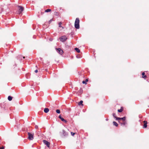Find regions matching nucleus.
<instances>
[{"label":"nucleus","mask_w":149,"mask_h":149,"mask_svg":"<svg viewBox=\"0 0 149 149\" xmlns=\"http://www.w3.org/2000/svg\"><path fill=\"white\" fill-rule=\"evenodd\" d=\"M79 18H77L75 21L74 23V26L75 28L77 29H79Z\"/></svg>","instance_id":"nucleus-1"},{"label":"nucleus","mask_w":149,"mask_h":149,"mask_svg":"<svg viewBox=\"0 0 149 149\" xmlns=\"http://www.w3.org/2000/svg\"><path fill=\"white\" fill-rule=\"evenodd\" d=\"M28 139L30 140H32L33 139L34 134L30 132H28Z\"/></svg>","instance_id":"nucleus-2"},{"label":"nucleus","mask_w":149,"mask_h":149,"mask_svg":"<svg viewBox=\"0 0 149 149\" xmlns=\"http://www.w3.org/2000/svg\"><path fill=\"white\" fill-rule=\"evenodd\" d=\"M17 8L18 9V13L19 14L21 13L24 10V7L22 6H18Z\"/></svg>","instance_id":"nucleus-3"},{"label":"nucleus","mask_w":149,"mask_h":149,"mask_svg":"<svg viewBox=\"0 0 149 149\" xmlns=\"http://www.w3.org/2000/svg\"><path fill=\"white\" fill-rule=\"evenodd\" d=\"M60 134L62 137H65L68 135V133L64 130H63L62 132H60Z\"/></svg>","instance_id":"nucleus-4"},{"label":"nucleus","mask_w":149,"mask_h":149,"mask_svg":"<svg viewBox=\"0 0 149 149\" xmlns=\"http://www.w3.org/2000/svg\"><path fill=\"white\" fill-rule=\"evenodd\" d=\"M59 39L61 41L63 42L67 40V38L65 36H63L60 37Z\"/></svg>","instance_id":"nucleus-5"},{"label":"nucleus","mask_w":149,"mask_h":149,"mask_svg":"<svg viewBox=\"0 0 149 149\" xmlns=\"http://www.w3.org/2000/svg\"><path fill=\"white\" fill-rule=\"evenodd\" d=\"M43 143L46 145L48 148L49 147L50 143L49 142L45 140H44L43 141Z\"/></svg>","instance_id":"nucleus-6"},{"label":"nucleus","mask_w":149,"mask_h":149,"mask_svg":"<svg viewBox=\"0 0 149 149\" xmlns=\"http://www.w3.org/2000/svg\"><path fill=\"white\" fill-rule=\"evenodd\" d=\"M126 119L125 117H124L123 118H116V120H118V121L119 120H120L121 121H125Z\"/></svg>","instance_id":"nucleus-7"},{"label":"nucleus","mask_w":149,"mask_h":149,"mask_svg":"<svg viewBox=\"0 0 149 149\" xmlns=\"http://www.w3.org/2000/svg\"><path fill=\"white\" fill-rule=\"evenodd\" d=\"M56 49L57 50V52L60 54L62 55L63 53V50L60 48Z\"/></svg>","instance_id":"nucleus-8"},{"label":"nucleus","mask_w":149,"mask_h":149,"mask_svg":"<svg viewBox=\"0 0 149 149\" xmlns=\"http://www.w3.org/2000/svg\"><path fill=\"white\" fill-rule=\"evenodd\" d=\"M118 122L120 123L121 124L122 126H125L127 123L125 121H121L120 120H119Z\"/></svg>","instance_id":"nucleus-9"},{"label":"nucleus","mask_w":149,"mask_h":149,"mask_svg":"<svg viewBox=\"0 0 149 149\" xmlns=\"http://www.w3.org/2000/svg\"><path fill=\"white\" fill-rule=\"evenodd\" d=\"M143 122V123H144V125H143V127L144 128H146L147 127V122L146 121H144Z\"/></svg>","instance_id":"nucleus-10"},{"label":"nucleus","mask_w":149,"mask_h":149,"mask_svg":"<svg viewBox=\"0 0 149 149\" xmlns=\"http://www.w3.org/2000/svg\"><path fill=\"white\" fill-rule=\"evenodd\" d=\"M49 109L47 108H45L44 109V111L45 113H47L49 111Z\"/></svg>","instance_id":"nucleus-11"},{"label":"nucleus","mask_w":149,"mask_h":149,"mask_svg":"<svg viewBox=\"0 0 149 149\" xmlns=\"http://www.w3.org/2000/svg\"><path fill=\"white\" fill-rule=\"evenodd\" d=\"M83 101L82 100L80 101L78 103V105H81L82 106H83Z\"/></svg>","instance_id":"nucleus-12"},{"label":"nucleus","mask_w":149,"mask_h":149,"mask_svg":"<svg viewBox=\"0 0 149 149\" xmlns=\"http://www.w3.org/2000/svg\"><path fill=\"white\" fill-rule=\"evenodd\" d=\"M142 77L143 78L145 79L146 78V76L145 75V73L144 72H143L142 74Z\"/></svg>","instance_id":"nucleus-13"},{"label":"nucleus","mask_w":149,"mask_h":149,"mask_svg":"<svg viewBox=\"0 0 149 149\" xmlns=\"http://www.w3.org/2000/svg\"><path fill=\"white\" fill-rule=\"evenodd\" d=\"M123 110V107H121V108H120V109H118V111L119 112H121Z\"/></svg>","instance_id":"nucleus-14"},{"label":"nucleus","mask_w":149,"mask_h":149,"mask_svg":"<svg viewBox=\"0 0 149 149\" xmlns=\"http://www.w3.org/2000/svg\"><path fill=\"white\" fill-rule=\"evenodd\" d=\"M88 81V79H86L85 80V81H82V83L83 84H87L86 82Z\"/></svg>","instance_id":"nucleus-15"},{"label":"nucleus","mask_w":149,"mask_h":149,"mask_svg":"<svg viewBox=\"0 0 149 149\" xmlns=\"http://www.w3.org/2000/svg\"><path fill=\"white\" fill-rule=\"evenodd\" d=\"M74 49L78 53H79L80 52V50L77 48H75Z\"/></svg>","instance_id":"nucleus-16"},{"label":"nucleus","mask_w":149,"mask_h":149,"mask_svg":"<svg viewBox=\"0 0 149 149\" xmlns=\"http://www.w3.org/2000/svg\"><path fill=\"white\" fill-rule=\"evenodd\" d=\"M113 125L115 126L116 127H117L118 125V124H117V123L115 121H113Z\"/></svg>","instance_id":"nucleus-17"},{"label":"nucleus","mask_w":149,"mask_h":149,"mask_svg":"<svg viewBox=\"0 0 149 149\" xmlns=\"http://www.w3.org/2000/svg\"><path fill=\"white\" fill-rule=\"evenodd\" d=\"M12 98H13V97H11L10 96H9L8 97V100L9 101H10L12 100Z\"/></svg>","instance_id":"nucleus-18"},{"label":"nucleus","mask_w":149,"mask_h":149,"mask_svg":"<svg viewBox=\"0 0 149 149\" xmlns=\"http://www.w3.org/2000/svg\"><path fill=\"white\" fill-rule=\"evenodd\" d=\"M52 11V10L51 9H47L45 10V12H50Z\"/></svg>","instance_id":"nucleus-19"},{"label":"nucleus","mask_w":149,"mask_h":149,"mask_svg":"<svg viewBox=\"0 0 149 149\" xmlns=\"http://www.w3.org/2000/svg\"><path fill=\"white\" fill-rule=\"evenodd\" d=\"M3 8L1 7H0V13H1L2 12H3Z\"/></svg>","instance_id":"nucleus-20"},{"label":"nucleus","mask_w":149,"mask_h":149,"mask_svg":"<svg viewBox=\"0 0 149 149\" xmlns=\"http://www.w3.org/2000/svg\"><path fill=\"white\" fill-rule=\"evenodd\" d=\"M61 120L65 123H67V121L65 120L63 118Z\"/></svg>","instance_id":"nucleus-21"},{"label":"nucleus","mask_w":149,"mask_h":149,"mask_svg":"<svg viewBox=\"0 0 149 149\" xmlns=\"http://www.w3.org/2000/svg\"><path fill=\"white\" fill-rule=\"evenodd\" d=\"M56 112L58 113H60V111L59 109H57L56 110Z\"/></svg>","instance_id":"nucleus-22"},{"label":"nucleus","mask_w":149,"mask_h":149,"mask_svg":"<svg viewBox=\"0 0 149 149\" xmlns=\"http://www.w3.org/2000/svg\"><path fill=\"white\" fill-rule=\"evenodd\" d=\"M113 116L114 118H116H116L117 117L116 116V114L115 113H113Z\"/></svg>","instance_id":"nucleus-23"},{"label":"nucleus","mask_w":149,"mask_h":149,"mask_svg":"<svg viewBox=\"0 0 149 149\" xmlns=\"http://www.w3.org/2000/svg\"><path fill=\"white\" fill-rule=\"evenodd\" d=\"M62 24V23L61 22H60L58 23L59 27H61V25Z\"/></svg>","instance_id":"nucleus-24"},{"label":"nucleus","mask_w":149,"mask_h":149,"mask_svg":"<svg viewBox=\"0 0 149 149\" xmlns=\"http://www.w3.org/2000/svg\"><path fill=\"white\" fill-rule=\"evenodd\" d=\"M35 128L36 129H38V126L37 125H36L35 126Z\"/></svg>","instance_id":"nucleus-25"},{"label":"nucleus","mask_w":149,"mask_h":149,"mask_svg":"<svg viewBox=\"0 0 149 149\" xmlns=\"http://www.w3.org/2000/svg\"><path fill=\"white\" fill-rule=\"evenodd\" d=\"M71 135H72V136H74V135L75 134V133H73V132H71Z\"/></svg>","instance_id":"nucleus-26"},{"label":"nucleus","mask_w":149,"mask_h":149,"mask_svg":"<svg viewBox=\"0 0 149 149\" xmlns=\"http://www.w3.org/2000/svg\"><path fill=\"white\" fill-rule=\"evenodd\" d=\"M58 118L61 119V120L63 118L62 117L61 115H59L58 116Z\"/></svg>","instance_id":"nucleus-27"},{"label":"nucleus","mask_w":149,"mask_h":149,"mask_svg":"<svg viewBox=\"0 0 149 149\" xmlns=\"http://www.w3.org/2000/svg\"><path fill=\"white\" fill-rule=\"evenodd\" d=\"M0 149H4V147L3 146L1 147H0Z\"/></svg>","instance_id":"nucleus-28"},{"label":"nucleus","mask_w":149,"mask_h":149,"mask_svg":"<svg viewBox=\"0 0 149 149\" xmlns=\"http://www.w3.org/2000/svg\"><path fill=\"white\" fill-rule=\"evenodd\" d=\"M52 19H51L49 21V23L50 24L52 21Z\"/></svg>","instance_id":"nucleus-29"},{"label":"nucleus","mask_w":149,"mask_h":149,"mask_svg":"<svg viewBox=\"0 0 149 149\" xmlns=\"http://www.w3.org/2000/svg\"><path fill=\"white\" fill-rule=\"evenodd\" d=\"M35 72H36V73H37V72H38V70H35Z\"/></svg>","instance_id":"nucleus-30"},{"label":"nucleus","mask_w":149,"mask_h":149,"mask_svg":"<svg viewBox=\"0 0 149 149\" xmlns=\"http://www.w3.org/2000/svg\"><path fill=\"white\" fill-rule=\"evenodd\" d=\"M43 13H44L43 12H41V15H42V14H43Z\"/></svg>","instance_id":"nucleus-31"},{"label":"nucleus","mask_w":149,"mask_h":149,"mask_svg":"<svg viewBox=\"0 0 149 149\" xmlns=\"http://www.w3.org/2000/svg\"><path fill=\"white\" fill-rule=\"evenodd\" d=\"M55 13H56V14L57 13L56 12H55Z\"/></svg>","instance_id":"nucleus-32"},{"label":"nucleus","mask_w":149,"mask_h":149,"mask_svg":"<svg viewBox=\"0 0 149 149\" xmlns=\"http://www.w3.org/2000/svg\"><path fill=\"white\" fill-rule=\"evenodd\" d=\"M25 58V57H24V56L23 57V58Z\"/></svg>","instance_id":"nucleus-33"},{"label":"nucleus","mask_w":149,"mask_h":149,"mask_svg":"<svg viewBox=\"0 0 149 149\" xmlns=\"http://www.w3.org/2000/svg\"><path fill=\"white\" fill-rule=\"evenodd\" d=\"M106 120H108V119H106Z\"/></svg>","instance_id":"nucleus-34"}]
</instances>
